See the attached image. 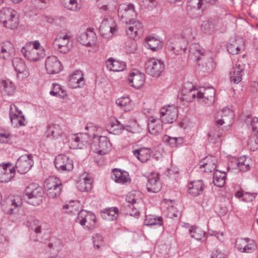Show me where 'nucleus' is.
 Returning a JSON list of instances; mask_svg holds the SVG:
<instances>
[{
  "label": "nucleus",
  "mask_w": 258,
  "mask_h": 258,
  "mask_svg": "<svg viewBox=\"0 0 258 258\" xmlns=\"http://www.w3.org/2000/svg\"><path fill=\"white\" fill-rule=\"evenodd\" d=\"M24 56L30 61L37 62L45 55V51L38 41L26 43L21 49Z\"/></svg>",
  "instance_id": "1"
},
{
  "label": "nucleus",
  "mask_w": 258,
  "mask_h": 258,
  "mask_svg": "<svg viewBox=\"0 0 258 258\" xmlns=\"http://www.w3.org/2000/svg\"><path fill=\"white\" fill-rule=\"evenodd\" d=\"M182 38L183 39H175L174 42L170 41L167 44L169 48L174 51V52L176 54L184 51L187 48V42L195 39V30L190 27L185 28L182 31Z\"/></svg>",
  "instance_id": "2"
},
{
  "label": "nucleus",
  "mask_w": 258,
  "mask_h": 258,
  "mask_svg": "<svg viewBox=\"0 0 258 258\" xmlns=\"http://www.w3.org/2000/svg\"><path fill=\"white\" fill-rule=\"evenodd\" d=\"M0 22L7 29H16L19 22L17 12L10 8H4L1 11Z\"/></svg>",
  "instance_id": "3"
},
{
  "label": "nucleus",
  "mask_w": 258,
  "mask_h": 258,
  "mask_svg": "<svg viewBox=\"0 0 258 258\" xmlns=\"http://www.w3.org/2000/svg\"><path fill=\"white\" fill-rule=\"evenodd\" d=\"M76 221L84 229L93 230L96 227L97 219L96 215L93 212L81 210L78 213Z\"/></svg>",
  "instance_id": "4"
},
{
  "label": "nucleus",
  "mask_w": 258,
  "mask_h": 258,
  "mask_svg": "<svg viewBox=\"0 0 258 258\" xmlns=\"http://www.w3.org/2000/svg\"><path fill=\"white\" fill-rule=\"evenodd\" d=\"M234 113L229 108L225 107L217 111L215 121L218 126L223 125V130H228L234 121Z\"/></svg>",
  "instance_id": "5"
},
{
  "label": "nucleus",
  "mask_w": 258,
  "mask_h": 258,
  "mask_svg": "<svg viewBox=\"0 0 258 258\" xmlns=\"http://www.w3.org/2000/svg\"><path fill=\"white\" fill-rule=\"evenodd\" d=\"M25 192L29 204L37 206L42 203L44 190L41 186L35 183L31 184L26 187Z\"/></svg>",
  "instance_id": "6"
},
{
  "label": "nucleus",
  "mask_w": 258,
  "mask_h": 258,
  "mask_svg": "<svg viewBox=\"0 0 258 258\" xmlns=\"http://www.w3.org/2000/svg\"><path fill=\"white\" fill-rule=\"evenodd\" d=\"M45 188L47 196L52 199L59 197L61 191V183L56 177H49L45 182Z\"/></svg>",
  "instance_id": "7"
},
{
  "label": "nucleus",
  "mask_w": 258,
  "mask_h": 258,
  "mask_svg": "<svg viewBox=\"0 0 258 258\" xmlns=\"http://www.w3.org/2000/svg\"><path fill=\"white\" fill-rule=\"evenodd\" d=\"M22 205V200L18 196H10L2 205L3 212L7 214H13L18 212Z\"/></svg>",
  "instance_id": "8"
},
{
  "label": "nucleus",
  "mask_w": 258,
  "mask_h": 258,
  "mask_svg": "<svg viewBox=\"0 0 258 258\" xmlns=\"http://www.w3.org/2000/svg\"><path fill=\"white\" fill-rule=\"evenodd\" d=\"M71 38V36L68 33H59L53 42L54 49L60 53L68 52L70 49Z\"/></svg>",
  "instance_id": "9"
},
{
  "label": "nucleus",
  "mask_w": 258,
  "mask_h": 258,
  "mask_svg": "<svg viewBox=\"0 0 258 258\" xmlns=\"http://www.w3.org/2000/svg\"><path fill=\"white\" fill-rule=\"evenodd\" d=\"M118 17L124 22L128 23L134 20L137 16L134 6L132 4H122L118 9Z\"/></svg>",
  "instance_id": "10"
},
{
  "label": "nucleus",
  "mask_w": 258,
  "mask_h": 258,
  "mask_svg": "<svg viewBox=\"0 0 258 258\" xmlns=\"http://www.w3.org/2000/svg\"><path fill=\"white\" fill-rule=\"evenodd\" d=\"M215 95V90L213 88H202L198 90V94L196 95V99L201 104L210 106L214 102Z\"/></svg>",
  "instance_id": "11"
},
{
  "label": "nucleus",
  "mask_w": 258,
  "mask_h": 258,
  "mask_svg": "<svg viewBox=\"0 0 258 258\" xmlns=\"http://www.w3.org/2000/svg\"><path fill=\"white\" fill-rule=\"evenodd\" d=\"M91 149L97 154L103 155L110 152L111 144L106 137L101 136L92 144Z\"/></svg>",
  "instance_id": "12"
},
{
  "label": "nucleus",
  "mask_w": 258,
  "mask_h": 258,
  "mask_svg": "<svg viewBox=\"0 0 258 258\" xmlns=\"http://www.w3.org/2000/svg\"><path fill=\"white\" fill-rule=\"evenodd\" d=\"M47 137H52L53 139L57 140L59 144H64L68 141L67 134L63 132L61 127L59 124L50 125L47 128Z\"/></svg>",
  "instance_id": "13"
},
{
  "label": "nucleus",
  "mask_w": 258,
  "mask_h": 258,
  "mask_svg": "<svg viewBox=\"0 0 258 258\" xmlns=\"http://www.w3.org/2000/svg\"><path fill=\"white\" fill-rule=\"evenodd\" d=\"M100 31L102 36L105 38H109L117 31L116 22L112 19L104 20L100 27Z\"/></svg>",
  "instance_id": "14"
},
{
  "label": "nucleus",
  "mask_w": 258,
  "mask_h": 258,
  "mask_svg": "<svg viewBox=\"0 0 258 258\" xmlns=\"http://www.w3.org/2000/svg\"><path fill=\"white\" fill-rule=\"evenodd\" d=\"M145 75L137 70L131 72L127 78L130 86L136 89L142 88L145 84Z\"/></svg>",
  "instance_id": "15"
},
{
  "label": "nucleus",
  "mask_w": 258,
  "mask_h": 258,
  "mask_svg": "<svg viewBox=\"0 0 258 258\" xmlns=\"http://www.w3.org/2000/svg\"><path fill=\"white\" fill-rule=\"evenodd\" d=\"M78 41L85 46L92 47L96 45L97 36L93 30L87 29L80 33Z\"/></svg>",
  "instance_id": "16"
},
{
  "label": "nucleus",
  "mask_w": 258,
  "mask_h": 258,
  "mask_svg": "<svg viewBox=\"0 0 258 258\" xmlns=\"http://www.w3.org/2000/svg\"><path fill=\"white\" fill-rule=\"evenodd\" d=\"M204 50L198 44H192L189 49V57L194 60L197 61L201 60V62L199 63V65L208 67L207 63V57L204 54Z\"/></svg>",
  "instance_id": "17"
},
{
  "label": "nucleus",
  "mask_w": 258,
  "mask_h": 258,
  "mask_svg": "<svg viewBox=\"0 0 258 258\" xmlns=\"http://www.w3.org/2000/svg\"><path fill=\"white\" fill-rule=\"evenodd\" d=\"M45 68L47 73L52 75L59 73L62 69L60 61L54 55L49 56L46 58Z\"/></svg>",
  "instance_id": "18"
},
{
  "label": "nucleus",
  "mask_w": 258,
  "mask_h": 258,
  "mask_svg": "<svg viewBox=\"0 0 258 258\" xmlns=\"http://www.w3.org/2000/svg\"><path fill=\"white\" fill-rule=\"evenodd\" d=\"M55 166L58 170L63 171H71L74 168L73 160L65 155L60 154L56 157Z\"/></svg>",
  "instance_id": "19"
},
{
  "label": "nucleus",
  "mask_w": 258,
  "mask_h": 258,
  "mask_svg": "<svg viewBox=\"0 0 258 258\" xmlns=\"http://www.w3.org/2000/svg\"><path fill=\"white\" fill-rule=\"evenodd\" d=\"M13 66L19 79L23 80L29 76V70L23 59L19 58H14Z\"/></svg>",
  "instance_id": "20"
},
{
  "label": "nucleus",
  "mask_w": 258,
  "mask_h": 258,
  "mask_svg": "<svg viewBox=\"0 0 258 258\" xmlns=\"http://www.w3.org/2000/svg\"><path fill=\"white\" fill-rule=\"evenodd\" d=\"M126 24L127 35L134 40L138 39L143 32L142 24L140 21L134 20L132 22H128Z\"/></svg>",
  "instance_id": "21"
},
{
  "label": "nucleus",
  "mask_w": 258,
  "mask_h": 258,
  "mask_svg": "<svg viewBox=\"0 0 258 258\" xmlns=\"http://www.w3.org/2000/svg\"><path fill=\"white\" fill-rule=\"evenodd\" d=\"M33 164L32 156L31 155H22L19 158L16 163V168L21 174L27 173Z\"/></svg>",
  "instance_id": "22"
},
{
  "label": "nucleus",
  "mask_w": 258,
  "mask_h": 258,
  "mask_svg": "<svg viewBox=\"0 0 258 258\" xmlns=\"http://www.w3.org/2000/svg\"><path fill=\"white\" fill-rule=\"evenodd\" d=\"M16 169L10 163L0 165V182L7 183L12 181L15 176Z\"/></svg>",
  "instance_id": "23"
},
{
  "label": "nucleus",
  "mask_w": 258,
  "mask_h": 258,
  "mask_svg": "<svg viewBox=\"0 0 258 258\" xmlns=\"http://www.w3.org/2000/svg\"><path fill=\"white\" fill-rule=\"evenodd\" d=\"M235 248L240 252L251 253L256 248L254 241L249 238H238L235 242Z\"/></svg>",
  "instance_id": "24"
},
{
  "label": "nucleus",
  "mask_w": 258,
  "mask_h": 258,
  "mask_svg": "<svg viewBox=\"0 0 258 258\" xmlns=\"http://www.w3.org/2000/svg\"><path fill=\"white\" fill-rule=\"evenodd\" d=\"M10 116L12 123L15 127H19L25 125V117L22 111L15 104L10 106Z\"/></svg>",
  "instance_id": "25"
},
{
  "label": "nucleus",
  "mask_w": 258,
  "mask_h": 258,
  "mask_svg": "<svg viewBox=\"0 0 258 258\" xmlns=\"http://www.w3.org/2000/svg\"><path fill=\"white\" fill-rule=\"evenodd\" d=\"M181 93L182 100L191 102L196 99V95L198 94V89L191 83L186 82L183 84Z\"/></svg>",
  "instance_id": "26"
},
{
  "label": "nucleus",
  "mask_w": 258,
  "mask_h": 258,
  "mask_svg": "<svg viewBox=\"0 0 258 258\" xmlns=\"http://www.w3.org/2000/svg\"><path fill=\"white\" fill-rule=\"evenodd\" d=\"M178 109L174 105L162 107V123H172L177 118Z\"/></svg>",
  "instance_id": "27"
},
{
  "label": "nucleus",
  "mask_w": 258,
  "mask_h": 258,
  "mask_svg": "<svg viewBox=\"0 0 258 258\" xmlns=\"http://www.w3.org/2000/svg\"><path fill=\"white\" fill-rule=\"evenodd\" d=\"M146 72L153 77H158L161 74V61L155 58L149 59L146 63Z\"/></svg>",
  "instance_id": "28"
},
{
  "label": "nucleus",
  "mask_w": 258,
  "mask_h": 258,
  "mask_svg": "<svg viewBox=\"0 0 258 258\" xmlns=\"http://www.w3.org/2000/svg\"><path fill=\"white\" fill-rule=\"evenodd\" d=\"M216 163L217 160L214 157L207 156L200 161V168L202 171L211 172L216 170Z\"/></svg>",
  "instance_id": "29"
},
{
  "label": "nucleus",
  "mask_w": 258,
  "mask_h": 258,
  "mask_svg": "<svg viewBox=\"0 0 258 258\" xmlns=\"http://www.w3.org/2000/svg\"><path fill=\"white\" fill-rule=\"evenodd\" d=\"M160 175L158 173H153L149 176L146 184L147 189L149 192H157L160 190Z\"/></svg>",
  "instance_id": "30"
},
{
  "label": "nucleus",
  "mask_w": 258,
  "mask_h": 258,
  "mask_svg": "<svg viewBox=\"0 0 258 258\" xmlns=\"http://www.w3.org/2000/svg\"><path fill=\"white\" fill-rule=\"evenodd\" d=\"M92 179L90 176L86 173L81 175L79 180L77 183V188L82 192L88 191L92 187Z\"/></svg>",
  "instance_id": "31"
},
{
  "label": "nucleus",
  "mask_w": 258,
  "mask_h": 258,
  "mask_svg": "<svg viewBox=\"0 0 258 258\" xmlns=\"http://www.w3.org/2000/svg\"><path fill=\"white\" fill-rule=\"evenodd\" d=\"M112 179L116 183L127 184L131 182L128 173L120 169H114L112 171Z\"/></svg>",
  "instance_id": "32"
},
{
  "label": "nucleus",
  "mask_w": 258,
  "mask_h": 258,
  "mask_svg": "<svg viewBox=\"0 0 258 258\" xmlns=\"http://www.w3.org/2000/svg\"><path fill=\"white\" fill-rule=\"evenodd\" d=\"M84 85L83 74L80 71H74L70 76L69 86L75 89L81 87Z\"/></svg>",
  "instance_id": "33"
},
{
  "label": "nucleus",
  "mask_w": 258,
  "mask_h": 258,
  "mask_svg": "<svg viewBox=\"0 0 258 258\" xmlns=\"http://www.w3.org/2000/svg\"><path fill=\"white\" fill-rule=\"evenodd\" d=\"M204 184L202 180L191 181L188 185V192L192 197H197L203 193Z\"/></svg>",
  "instance_id": "34"
},
{
  "label": "nucleus",
  "mask_w": 258,
  "mask_h": 258,
  "mask_svg": "<svg viewBox=\"0 0 258 258\" xmlns=\"http://www.w3.org/2000/svg\"><path fill=\"white\" fill-rule=\"evenodd\" d=\"M15 86L14 83L8 79H1L0 80V91L4 95H13L15 91Z\"/></svg>",
  "instance_id": "35"
},
{
  "label": "nucleus",
  "mask_w": 258,
  "mask_h": 258,
  "mask_svg": "<svg viewBox=\"0 0 258 258\" xmlns=\"http://www.w3.org/2000/svg\"><path fill=\"white\" fill-rule=\"evenodd\" d=\"M244 67L240 64H236L229 73V78L231 82L234 84H238L242 81L243 71Z\"/></svg>",
  "instance_id": "36"
},
{
  "label": "nucleus",
  "mask_w": 258,
  "mask_h": 258,
  "mask_svg": "<svg viewBox=\"0 0 258 258\" xmlns=\"http://www.w3.org/2000/svg\"><path fill=\"white\" fill-rule=\"evenodd\" d=\"M244 45L243 40L242 38H232L227 45V50L232 54L238 53Z\"/></svg>",
  "instance_id": "37"
},
{
  "label": "nucleus",
  "mask_w": 258,
  "mask_h": 258,
  "mask_svg": "<svg viewBox=\"0 0 258 258\" xmlns=\"http://www.w3.org/2000/svg\"><path fill=\"white\" fill-rule=\"evenodd\" d=\"M174 201L171 200H168L164 199L162 200V207H164L165 209L164 212L167 211L166 216L169 218H173L177 217L178 211L174 207Z\"/></svg>",
  "instance_id": "38"
},
{
  "label": "nucleus",
  "mask_w": 258,
  "mask_h": 258,
  "mask_svg": "<svg viewBox=\"0 0 258 258\" xmlns=\"http://www.w3.org/2000/svg\"><path fill=\"white\" fill-rule=\"evenodd\" d=\"M116 104L125 112H129L134 109V104L128 96H122L115 101Z\"/></svg>",
  "instance_id": "39"
},
{
  "label": "nucleus",
  "mask_w": 258,
  "mask_h": 258,
  "mask_svg": "<svg viewBox=\"0 0 258 258\" xmlns=\"http://www.w3.org/2000/svg\"><path fill=\"white\" fill-rule=\"evenodd\" d=\"M106 67L110 71L120 72L125 69L126 64L123 61L109 58L106 61Z\"/></svg>",
  "instance_id": "40"
},
{
  "label": "nucleus",
  "mask_w": 258,
  "mask_h": 258,
  "mask_svg": "<svg viewBox=\"0 0 258 258\" xmlns=\"http://www.w3.org/2000/svg\"><path fill=\"white\" fill-rule=\"evenodd\" d=\"M133 153L141 162H146L151 157V151L148 148H141L134 150Z\"/></svg>",
  "instance_id": "41"
},
{
  "label": "nucleus",
  "mask_w": 258,
  "mask_h": 258,
  "mask_svg": "<svg viewBox=\"0 0 258 258\" xmlns=\"http://www.w3.org/2000/svg\"><path fill=\"white\" fill-rule=\"evenodd\" d=\"M145 46L153 51H157L160 49L161 46V41L154 36H149L145 39Z\"/></svg>",
  "instance_id": "42"
},
{
  "label": "nucleus",
  "mask_w": 258,
  "mask_h": 258,
  "mask_svg": "<svg viewBox=\"0 0 258 258\" xmlns=\"http://www.w3.org/2000/svg\"><path fill=\"white\" fill-rule=\"evenodd\" d=\"M0 55L7 59L9 58L14 52L13 44L9 41H5L2 43Z\"/></svg>",
  "instance_id": "43"
},
{
  "label": "nucleus",
  "mask_w": 258,
  "mask_h": 258,
  "mask_svg": "<svg viewBox=\"0 0 258 258\" xmlns=\"http://www.w3.org/2000/svg\"><path fill=\"white\" fill-rule=\"evenodd\" d=\"M101 216L103 219L106 221H113L118 218L119 216V211L117 208H110L104 210Z\"/></svg>",
  "instance_id": "44"
},
{
  "label": "nucleus",
  "mask_w": 258,
  "mask_h": 258,
  "mask_svg": "<svg viewBox=\"0 0 258 258\" xmlns=\"http://www.w3.org/2000/svg\"><path fill=\"white\" fill-rule=\"evenodd\" d=\"M206 9V4L203 0H189L187 3V11L189 14L192 10H200L202 12Z\"/></svg>",
  "instance_id": "45"
},
{
  "label": "nucleus",
  "mask_w": 258,
  "mask_h": 258,
  "mask_svg": "<svg viewBox=\"0 0 258 258\" xmlns=\"http://www.w3.org/2000/svg\"><path fill=\"white\" fill-rule=\"evenodd\" d=\"M226 172L216 169L213 175V183L218 187H223L225 183Z\"/></svg>",
  "instance_id": "46"
},
{
  "label": "nucleus",
  "mask_w": 258,
  "mask_h": 258,
  "mask_svg": "<svg viewBox=\"0 0 258 258\" xmlns=\"http://www.w3.org/2000/svg\"><path fill=\"white\" fill-rule=\"evenodd\" d=\"M106 127L110 133L114 134H118L124 130L123 125L115 119L110 120Z\"/></svg>",
  "instance_id": "47"
},
{
  "label": "nucleus",
  "mask_w": 258,
  "mask_h": 258,
  "mask_svg": "<svg viewBox=\"0 0 258 258\" xmlns=\"http://www.w3.org/2000/svg\"><path fill=\"white\" fill-rule=\"evenodd\" d=\"M238 169L242 172H246L250 170L252 161L251 159L244 156L239 158Z\"/></svg>",
  "instance_id": "48"
},
{
  "label": "nucleus",
  "mask_w": 258,
  "mask_h": 258,
  "mask_svg": "<svg viewBox=\"0 0 258 258\" xmlns=\"http://www.w3.org/2000/svg\"><path fill=\"white\" fill-rule=\"evenodd\" d=\"M27 226L36 234L42 232V223L36 219L32 218H29L27 222Z\"/></svg>",
  "instance_id": "49"
},
{
  "label": "nucleus",
  "mask_w": 258,
  "mask_h": 258,
  "mask_svg": "<svg viewBox=\"0 0 258 258\" xmlns=\"http://www.w3.org/2000/svg\"><path fill=\"white\" fill-rule=\"evenodd\" d=\"M81 208L80 203L78 201H73L63 206V209L66 213L75 214Z\"/></svg>",
  "instance_id": "50"
},
{
  "label": "nucleus",
  "mask_w": 258,
  "mask_h": 258,
  "mask_svg": "<svg viewBox=\"0 0 258 258\" xmlns=\"http://www.w3.org/2000/svg\"><path fill=\"white\" fill-rule=\"evenodd\" d=\"M157 119L154 116H151L149 118L148 130L149 133L154 136L159 134L161 127L159 124H155Z\"/></svg>",
  "instance_id": "51"
},
{
  "label": "nucleus",
  "mask_w": 258,
  "mask_h": 258,
  "mask_svg": "<svg viewBox=\"0 0 258 258\" xmlns=\"http://www.w3.org/2000/svg\"><path fill=\"white\" fill-rule=\"evenodd\" d=\"M189 232L190 236L197 240H205V239L206 232L200 228L191 227L189 229Z\"/></svg>",
  "instance_id": "52"
},
{
  "label": "nucleus",
  "mask_w": 258,
  "mask_h": 258,
  "mask_svg": "<svg viewBox=\"0 0 258 258\" xmlns=\"http://www.w3.org/2000/svg\"><path fill=\"white\" fill-rule=\"evenodd\" d=\"M50 93L53 96H58L63 99L67 96V91L62 86L57 84H54L53 85V87Z\"/></svg>",
  "instance_id": "53"
},
{
  "label": "nucleus",
  "mask_w": 258,
  "mask_h": 258,
  "mask_svg": "<svg viewBox=\"0 0 258 258\" xmlns=\"http://www.w3.org/2000/svg\"><path fill=\"white\" fill-rule=\"evenodd\" d=\"M145 224L148 226L157 225L160 227L161 225V218L156 217L154 215H146Z\"/></svg>",
  "instance_id": "54"
},
{
  "label": "nucleus",
  "mask_w": 258,
  "mask_h": 258,
  "mask_svg": "<svg viewBox=\"0 0 258 258\" xmlns=\"http://www.w3.org/2000/svg\"><path fill=\"white\" fill-rule=\"evenodd\" d=\"M221 137L222 133L219 130L214 129L211 130L209 133L208 139L210 142L215 144L221 141Z\"/></svg>",
  "instance_id": "55"
},
{
  "label": "nucleus",
  "mask_w": 258,
  "mask_h": 258,
  "mask_svg": "<svg viewBox=\"0 0 258 258\" xmlns=\"http://www.w3.org/2000/svg\"><path fill=\"white\" fill-rule=\"evenodd\" d=\"M64 7L68 10L76 11L80 9L79 1L75 0H63Z\"/></svg>",
  "instance_id": "56"
},
{
  "label": "nucleus",
  "mask_w": 258,
  "mask_h": 258,
  "mask_svg": "<svg viewBox=\"0 0 258 258\" xmlns=\"http://www.w3.org/2000/svg\"><path fill=\"white\" fill-rule=\"evenodd\" d=\"M178 141L182 142V138H171L167 135L162 137V141H163L167 146H170V147H176Z\"/></svg>",
  "instance_id": "57"
},
{
  "label": "nucleus",
  "mask_w": 258,
  "mask_h": 258,
  "mask_svg": "<svg viewBox=\"0 0 258 258\" xmlns=\"http://www.w3.org/2000/svg\"><path fill=\"white\" fill-rule=\"evenodd\" d=\"M201 29L205 33L211 34L214 30V25L211 21H204L201 25Z\"/></svg>",
  "instance_id": "58"
},
{
  "label": "nucleus",
  "mask_w": 258,
  "mask_h": 258,
  "mask_svg": "<svg viewBox=\"0 0 258 258\" xmlns=\"http://www.w3.org/2000/svg\"><path fill=\"white\" fill-rule=\"evenodd\" d=\"M247 145L251 150L255 151L258 149V133H255L249 139Z\"/></svg>",
  "instance_id": "59"
},
{
  "label": "nucleus",
  "mask_w": 258,
  "mask_h": 258,
  "mask_svg": "<svg viewBox=\"0 0 258 258\" xmlns=\"http://www.w3.org/2000/svg\"><path fill=\"white\" fill-rule=\"evenodd\" d=\"M245 122L247 124L250 123L252 130L255 131L256 133H258V117L251 118V116H248L245 119Z\"/></svg>",
  "instance_id": "60"
},
{
  "label": "nucleus",
  "mask_w": 258,
  "mask_h": 258,
  "mask_svg": "<svg viewBox=\"0 0 258 258\" xmlns=\"http://www.w3.org/2000/svg\"><path fill=\"white\" fill-rule=\"evenodd\" d=\"M139 192L136 191L130 192L126 196V202L132 204L136 203L139 199Z\"/></svg>",
  "instance_id": "61"
},
{
  "label": "nucleus",
  "mask_w": 258,
  "mask_h": 258,
  "mask_svg": "<svg viewBox=\"0 0 258 258\" xmlns=\"http://www.w3.org/2000/svg\"><path fill=\"white\" fill-rule=\"evenodd\" d=\"M93 241L94 246L97 249L100 248L104 245L103 237L99 234H96L93 236Z\"/></svg>",
  "instance_id": "62"
},
{
  "label": "nucleus",
  "mask_w": 258,
  "mask_h": 258,
  "mask_svg": "<svg viewBox=\"0 0 258 258\" xmlns=\"http://www.w3.org/2000/svg\"><path fill=\"white\" fill-rule=\"evenodd\" d=\"M81 138L78 135H74L71 137L70 141V147L73 149H77L80 147Z\"/></svg>",
  "instance_id": "63"
},
{
  "label": "nucleus",
  "mask_w": 258,
  "mask_h": 258,
  "mask_svg": "<svg viewBox=\"0 0 258 258\" xmlns=\"http://www.w3.org/2000/svg\"><path fill=\"white\" fill-rule=\"evenodd\" d=\"M86 130L88 131L87 134H92L93 135H96V132L98 130H100V128L94 125L93 123L89 122L86 124L85 127Z\"/></svg>",
  "instance_id": "64"
}]
</instances>
